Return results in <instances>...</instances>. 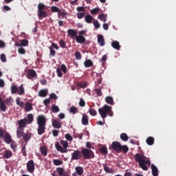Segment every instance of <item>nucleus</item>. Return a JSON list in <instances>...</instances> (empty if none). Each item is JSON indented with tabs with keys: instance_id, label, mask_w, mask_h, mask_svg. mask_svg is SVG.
Listing matches in <instances>:
<instances>
[{
	"instance_id": "ea45409f",
	"label": "nucleus",
	"mask_w": 176,
	"mask_h": 176,
	"mask_svg": "<svg viewBox=\"0 0 176 176\" xmlns=\"http://www.w3.org/2000/svg\"><path fill=\"white\" fill-rule=\"evenodd\" d=\"M10 90H11L12 94H16V93H17V90H18L17 85L11 86Z\"/></svg>"
},
{
	"instance_id": "2f4dec72",
	"label": "nucleus",
	"mask_w": 176,
	"mask_h": 176,
	"mask_svg": "<svg viewBox=\"0 0 176 176\" xmlns=\"http://www.w3.org/2000/svg\"><path fill=\"white\" fill-rule=\"evenodd\" d=\"M40 151L41 153H42V155H43V156H47V148H46V146H43L40 148Z\"/></svg>"
},
{
	"instance_id": "4c0bfd02",
	"label": "nucleus",
	"mask_w": 176,
	"mask_h": 176,
	"mask_svg": "<svg viewBox=\"0 0 176 176\" xmlns=\"http://www.w3.org/2000/svg\"><path fill=\"white\" fill-rule=\"evenodd\" d=\"M101 89H102V87L100 88H95V93L97 94L98 97H101V96H102Z\"/></svg>"
},
{
	"instance_id": "6e6552de",
	"label": "nucleus",
	"mask_w": 176,
	"mask_h": 176,
	"mask_svg": "<svg viewBox=\"0 0 176 176\" xmlns=\"http://www.w3.org/2000/svg\"><path fill=\"white\" fill-rule=\"evenodd\" d=\"M111 148L118 153L122 152V144H120L119 142H113L111 144Z\"/></svg>"
},
{
	"instance_id": "c03bdc74",
	"label": "nucleus",
	"mask_w": 176,
	"mask_h": 176,
	"mask_svg": "<svg viewBox=\"0 0 176 176\" xmlns=\"http://www.w3.org/2000/svg\"><path fill=\"white\" fill-rule=\"evenodd\" d=\"M51 11L52 13H58V12H60V8L54 6L51 7Z\"/></svg>"
},
{
	"instance_id": "c85d7f7f",
	"label": "nucleus",
	"mask_w": 176,
	"mask_h": 176,
	"mask_svg": "<svg viewBox=\"0 0 176 176\" xmlns=\"http://www.w3.org/2000/svg\"><path fill=\"white\" fill-rule=\"evenodd\" d=\"M33 108H32V105L31 104V103H30L29 102H26L25 105V111L26 112H30V111H32Z\"/></svg>"
},
{
	"instance_id": "473e14b6",
	"label": "nucleus",
	"mask_w": 176,
	"mask_h": 176,
	"mask_svg": "<svg viewBox=\"0 0 176 176\" xmlns=\"http://www.w3.org/2000/svg\"><path fill=\"white\" fill-rule=\"evenodd\" d=\"M4 159H10L12 157V151H6L3 155Z\"/></svg>"
},
{
	"instance_id": "a211bd4d",
	"label": "nucleus",
	"mask_w": 176,
	"mask_h": 176,
	"mask_svg": "<svg viewBox=\"0 0 176 176\" xmlns=\"http://www.w3.org/2000/svg\"><path fill=\"white\" fill-rule=\"evenodd\" d=\"M76 41L77 43H85L86 38L83 36H76Z\"/></svg>"
},
{
	"instance_id": "f03ea898",
	"label": "nucleus",
	"mask_w": 176,
	"mask_h": 176,
	"mask_svg": "<svg viewBox=\"0 0 176 176\" xmlns=\"http://www.w3.org/2000/svg\"><path fill=\"white\" fill-rule=\"evenodd\" d=\"M38 124L37 133L38 135L45 134L46 130V118L43 115H39L36 118Z\"/></svg>"
},
{
	"instance_id": "9d476101",
	"label": "nucleus",
	"mask_w": 176,
	"mask_h": 176,
	"mask_svg": "<svg viewBox=\"0 0 176 176\" xmlns=\"http://www.w3.org/2000/svg\"><path fill=\"white\" fill-rule=\"evenodd\" d=\"M67 34L72 38H76L78 36V32L74 29H69L67 30Z\"/></svg>"
},
{
	"instance_id": "c9c22d12",
	"label": "nucleus",
	"mask_w": 176,
	"mask_h": 176,
	"mask_svg": "<svg viewBox=\"0 0 176 176\" xmlns=\"http://www.w3.org/2000/svg\"><path fill=\"white\" fill-rule=\"evenodd\" d=\"M52 111L54 113H57V112H60V109L56 104H53L52 106Z\"/></svg>"
},
{
	"instance_id": "6e6d98bb",
	"label": "nucleus",
	"mask_w": 176,
	"mask_h": 176,
	"mask_svg": "<svg viewBox=\"0 0 176 176\" xmlns=\"http://www.w3.org/2000/svg\"><path fill=\"white\" fill-rule=\"evenodd\" d=\"M0 60L2 63H6V55H5V54H1L0 55Z\"/></svg>"
},
{
	"instance_id": "7c9ffc66",
	"label": "nucleus",
	"mask_w": 176,
	"mask_h": 176,
	"mask_svg": "<svg viewBox=\"0 0 176 176\" xmlns=\"http://www.w3.org/2000/svg\"><path fill=\"white\" fill-rule=\"evenodd\" d=\"M75 170L78 175H82L83 174V168L82 166H76Z\"/></svg>"
},
{
	"instance_id": "aec40b11",
	"label": "nucleus",
	"mask_w": 176,
	"mask_h": 176,
	"mask_svg": "<svg viewBox=\"0 0 176 176\" xmlns=\"http://www.w3.org/2000/svg\"><path fill=\"white\" fill-rule=\"evenodd\" d=\"M38 16L40 19L47 17V12L45 10L38 11Z\"/></svg>"
},
{
	"instance_id": "f8f14e48",
	"label": "nucleus",
	"mask_w": 176,
	"mask_h": 176,
	"mask_svg": "<svg viewBox=\"0 0 176 176\" xmlns=\"http://www.w3.org/2000/svg\"><path fill=\"white\" fill-rule=\"evenodd\" d=\"M25 120H26V123L28 124H31L32 123V122H34V115L30 113L28 114L26 118H23Z\"/></svg>"
},
{
	"instance_id": "338daca9",
	"label": "nucleus",
	"mask_w": 176,
	"mask_h": 176,
	"mask_svg": "<svg viewBox=\"0 0 176 176\" xmlns=\"http://www.w3.org/2000/svg\"><path fill=\"white\" fill-rule=\"evenodd\" d=\"M19 54H25V50L23 47H20L18 50Z\"/></svg>"
},
{
	"instance_id": "a18cd8bd",
	"label": "nucleus",
	"mask_w": 176,
	"mask_h": 176,
	"mask_svg": "<svg viewBox=\"0 0 176 176\" xmlns=\"http://www.w3.org/2000/svg\"><path fill=\"white\" fill-rule=\"evenodd\" d=\"M89 113L91 115V116H96L97 115V111L94 109H89Z\"/></svg>"
},
{
	"instance_id": "9b49d317",
	"label": "nucleus",
	"mask_w": 176,
	"mask_h": 176,
	"mask_svg": "<svg viewBox=\"0 0 176 176\" xmlns=\"http://www.w3.org/2000/svg\"><path fill=\"white\" fill-rule=\"evenodd\" d=\"M18 129H24V127H27L28 124L26 122V120L23 118L18 121Z\"/></svg>"
},
{
	"instance_id": "4468645a",
	"label": "nucleus",
	"mask_w": 176,
	"mask_h": 176,
	"mask_svg": "<svg viewBox=\"0 0 176 176\" xmlns=\"http://www.w3.org/2000/svg\"><path fill=\"white\" fill-rule=\"evenodd\" d=\"M98 43L100 46H104L105 45V40L104 36L99 34L98 36Z\"/></svg>"
},
{
	"instance_id": "680f3d73",
	"label": "nucleus",
	"mask_w": 176,
	"mask_h": 176,
	"mask_svg": "<svg viewBox=\"0 0 176 176\" xmlns=\"http://www.w3.org/2000/svg\"><path fill=\"white\" fill-rule=\"evenodd\" d=\"M59 45H60V47H63V49H65L66 43L64 42L63 40H60L59 41Z\"/></svg>"
},
{
	"instance_id": "cd10ccee",
	"label": "nucleus",
	"mask_w": 176,
	"mask_h": 176,
	"mask_svg": "<svg viewBox=\"0 0 176 176\" xmlns=\"http://www.w3.org/2000/svg\"><path fill=\"white\" fill-rule=\"evenodd\" d=\"M84 65H85V67H86V68L93 67V62L90 59H87L84 62Z\"/></svg>"
},
{
	"instance_id": "1a4fd4ad",
	"label": "nucleus",
	"mask_w": 176,
	"mask_h": 176,
	"mask_svg": "<svg viewBox=\"0 0 176 176\" xmlns=\"http://www.w3.org/2000/svg\"><path fill=\"white\" fill-rule=\"evenodd\" d=\"M36 72L34 69H29L28 71L27 78L28 79H32L33 78H36Z\"/></svg>"
},
{
	"instance_id": "4d7b16f0",
	"label": "nucleus",
	"mask_w": 176,
	"mask_h": 176,
	"mask_svg": "<svg viewBox=\"0 0 176 176\" xmlns=\"http://www.w3.org/2000/svg\"><path fill=\"white\" fill-rule=\"evenodd\" d=\"M10 148L13 149L14 152H16V148H17V144L16 142H12L10 144Z\"/></svg>"
},
{
	"instance_id": "69168bd1",
	"label": "nucleus",
	"mask_w": 176,
	"mask_h": 176,
	"mask_svg": "<svg viewBox=\"0 0 176 176\" xmlns=\"http://www.w3.org/2000/svg\"><path fill=\"white\" fill-rule=\"evenodd\" d=\"M56 73L58 76V78H61L63 76V73L61 72V69L60 68H57L56 69Z\"/></svg>"
},
{
	"instance_id": "0eeeda50",
	"label": "nucleus",
	"mask_w": 176,
	"mask_h": 176,
	"mask_svg": "<svg viewBox=\"0 0 176 176\" xmlns=\"http://www.w3.org/2000/svg\"><path fill=\"white\" fill-rule=\"evenodd\" d=\"M27 170L32 174L34 171H35V164H34V160H30L26 165Z\"/></svg>"
},
{
	"instance_id": "20e7f679",
	"label": "nucleus",
	"mask_w": 176,
	"mask_h": 176,
	"mask_svg": "<svg viewBox=\"0 0 176 176\" xmlns=\"http://www.w3.org/2000/svg\"><path fill=\"white\" fill-rule=\"evenodd\" d=\"M60 144L63 146V148ZM55 148L58 152H60L61 153H67L68 150L67 148H68V142L62 140L60 141V143H56Z\"/></svg>"
},
{
	"instance_id": "8fccbe9b",
	"label": "nucleus",
	"mask_w": 176,
	"mask_h": 176,
	"mask_svg": "<svg viewBox=\"0 0 176 176\" xmlns=\"http://www.w3.org/2000/svg\"><path fill=\"white\" fill-rule=\"evenodd\" d=\"M0 109L5 112L6 111V104L3 102H1V104H0Z\"/></svg>"
},
{
	"instance_id": "5fc2aeb1",
	"label": "nucleus",
	"mask_w": 176,
	"mask_h": 176,
	"mask_svg": "<svg viewBox=\"0 0 176 176\" xmlns=\"http://www.w3.org/2000/svg\"><path fill=\"white\" fill-rule=\"evenodd\" d=\"M21 46H28V40L23 39L21 41Z\"/></svg>"
},
{
	"instance_id": "37998d69",
	"label": "nucleus",
	"mask_w": 176,
	"mask_h": 176,
	"mask_svg": "<svg viewBox=\"0 0 176 176\" xmlns=\"http://www.w3.org/2000/svg\"><path fill=\"white\" fill-rule=\"evenodd\" d=\"M98 19H99V20H100L101 21H103L104 23H105V21H107V17L105 16V14H100L98 16Z\"/></svg>"
},
{
	"instance_id": "7ed1b4c3",
	"label": "nucleus",
	"mask_w": 176,
	"mask_h": 176,
	"mask_svg": "<svg viewBox=\"0 0 176 176\" xmlns=\"http://www.w3.org/2000/svg\"><path fill=\"white\" fill-rule=\"evenodd\" d=\"M98 113L100 115L103 122H105L107 116H113V111H112V107L104 104L102 107L98 109Z\"/></svg>"
},
{
	"instance_id": "412c9836",
	"label": "nucleus",
	"mask_w": 176,
	"mask_h": 176,
	"mask_svg": "<svg viewBox=\"0 0 176 176\" xmlns=\"http://www.w3.org/2000/svg\"><path fill=\"white\" fill-rule=\"evenodd\" d=\"M111 46L116 50H120V45L119 44L118 41H114L111 43Z\"/></svg>"
},
{
	"instance_id": "49530a36",
	"label": "nucleus",
	"mask_w": 176,
	"mask_h": 176,
	"mask_svg": "<svg viewBox=\"0 0 176 176\" xmlns=\"http://www.w3.org/2000/svg\"><path fill=\"white\" fill-rule=\"evenodd\" d=\"M100 151L101 152V153H102V155H107L108 154V149L107 148V147H102L100 148Z\"/></svg>"
},
{
	"instance_id": "2eb2a0df",
	"label": "nucleus",
	"mask_w": 176,
	"mask_h": 176,
	"mask_svg": "<svg viewBox=\"0 0 176 176\" xmlns=\"http://www.w3.org/2000/svg\"><path fill=\"white\" fill-rule=\"evenodd\" d=\"M151 171L153 176H159V169L154 164L151 165Z\"/></svg>"
},
{
	"instance_id": "dca6fc26",
	"label": "nucleus",
	"mask_w": 176,
	"mask_h": 176,
	"mask_svg": "<svg viewBox=\"0 0 176 176\" xmlns=\"http://www.w3.org/2000/svg\"><path fill=\"white\" fill-rule=\"evenodd\" d=\"M81 122L82 124L84 126H87V124H89V117L86 114H83Z\"/></svg>"
},
{
	"instance_id": "58836bf2",
	"label": "nucleus",
	"mask_w": 176,
	"mask_h": 176,
	"mask_svg": "<svg viewBox=\"0 0 176 176\" xmlns=\"http://www.w3.org/2000/svg\"><path fill=\"white\" fill-rule=\"evenodd\" d=\"M120 138L124 142L129 141V136L125 133H121Z\"/></svg>"
},
{
	"instance_id": "603ef678",
	"label": "nucleus",
	"mask_w": 176,
	"mask_h": 176,
	"mask_svg": "<svg viewBox=\"0 0 176 176\" xmlns=\"http://www.w3.org/2000/svg\"><path fill=\"white\" fill-rule=\"evenodd\" d=\"M76 60H80L82 58V54H80V52H76L74 54Z\"/></svg>"
},
{
	"instance_id": "ddd939ff",
	"label": "nucleus",
	"mask_w": 176,
	"mask_h": 176,
	"mask_svg": "<svg viewBox=\"0 0 176 176\" xmlns=\"http://www.w3.org/2000/svg\"><path fill=\"white\" fill-rule=\"evenodd\" d=\"M52 126L54 129H61L62 124L60 121L57 120H52Z\"/></svg>"
},
{
	"instance_id": "4be33fe9",
	"label": "nucleus",
	"mask_w": 176,
	"mask_h": 176,
	"mask_svg": "<svg viewBox=\"0 0 176 176\" xmlns=\"http://www.w3.org/2000/svg\"><path fill=\"white\" fill-rule=\"evenodd\" d=\"M4 140L6 144H12V136L9 133L6 134Z\"/></svg>"
},
{
	"instance_id": "052dcab7",
	"label": "nucleus",
	"mask_w": 176,
	"mask_h": 176,
	"mask_svg": "<svg viewBox=\"0 0 176 176\" xmlns=\"http://www.w3.org/2000/svg\"><path fill=\"white\" fill-rule=\"evenodd\" d=\"M76 16H77L78 19H79V20H80L81 19H83V17L85 16V13L84 12H78L76 14Z\"/></svg>"
},
{
	"instance_id": "bb28decb",
	"label": "nucleus",
	"mask_w": 176,
	"mask_h": 176,
	"mask_svg": "<svg viewBox=\"0 0 176 176\" xmlns=\"http://www.w3.org/2000/svg\"><path fill=\"white\" fill-rule=\"evenodd\" d=\"M47 94H48L47 89H41L38 91L39 97H46Z\"/></svg>"
},
{
	"instance_id": "de8ad7c7",
	"label": "nucleus",
	"mask_w": 176,
	"mask_h": 176,
	"mask_svg": "<svg viewBox=\"0 0 176 176\" xmlns=\"http://www.w3.org/2000/svg\"><path fill=\"white\" fill-rule=\"evenodd\" d=\"M121 151L124 153H127L129 152V147L126 145H121Z\"/></svg>"
},
{
	"instance_id": "e2e57ef3",
	"label": "nucleus",
	"mask_w": 176,
	"mask_h": 176,
	"mask_svg": "<svg viewBox=\"0 0 176 176\" xmlns=\"http://www.w3.org/2000/svg\"><path fill=\"white\" fill-rule=\"evenodd\" d=\"M57 95H56V94H51L50 95V100H57Z\"/></svg>"
},
{
	"instance_id": "f257e3e1",
	"label": "nucleus",
	"mask_w": 176,
	"mask_h": 176,
	"mask_svg": "<svg viewBox=\"0 0 176 176\" xmlns=\"http://www.w3.org/2000/svg\"><path fill=\"white\" fill-rule=\"evenodd\" d=\"M135 160L138 163L139 167L142 168L144 171H148V169L151 167V161H149V159H146V157L143 154L136 153Z\"/></svg>"
},
{
	"instance_id": "bf43d9fd",
	"label": "nucleus",
	"mask_w": 176,
	"mask_h": 176,
	"mask_svg": "<svg viewBox=\"0 0 176 176\" xmlns=\"http://www.w3.org/2000/svg\"><path fill=\"white\" fill-rule=\"evenodd\" d=\"M74 138H79V140H82V138H83V133H75L74 135Z\"/></svg>"
},
{
	"instance_id": "13d9d810",
	"label": "nucleus",
	"mask_w": 176,
	"mask_h": 176,
	"mask_svg": "<svg viewBox=\"0 0 176 176\" xmlns=\"http://www.w3.org/2000/svg\"><path fill=\"white\" fill-rule=\"evenodd\" d=\"M65 137L67 141L71 142V141H72V140H74V138L69 133H66Z\"/></svg>"
},
{
	"instance_id": "39448f33",
	"label": "nucleus",
	"mask_w": 176,
	"mask_h": 176,
	"mask_svg": "<svg viewBox=\"0 0 176 176\" xmlns=\"http://www.w3.org/2000/svg\"><path fill=\"white\" fill-rule=\"evenodd\" d=\"M81 155L84 157V159H85V160L94 159V152L89 148H83L81 150Z\"/></svg>"
},
{
	"instance_id": "a19ab883",
	"label": "nucleus",
	"mask_w": 176,
	"mask_h": 176,
	"mask_svg": "<svg viewBox=\"0 0 176 176\" xmlns=\"http://www.w3.org/2000/svg\"><path fill=\"white\" fill-rule=\"evenodd\" d=\"M45 9H46V6H45L42 3H38V11L45 10Z\"/></svg>"
},
{
	"instance_id": "423d86ee",
	"label": "nucleus",
	"mask_w": 176,
	"mask_h": 176,
	"mask_svg": "<svg viewBox=\"0 0 176 176\" xmlns=\"http://www.w3.org/2000/svg\"><path fill=\"white\" fill-rule=\"evenodd\" d=\"M82 159V152L79 150H75L72 153V160H80Z\"/></svg>"
},
{
	"instance_id": "393cba45",
	"label": "nucleus",
	"mask_w": 176,
	"mask_h": 176,
	"mask_svg": "<svg viewBox=\"0 0 176 176\" xmlns=\"http://www.w3.org/2000/svg\"><path fill=\"white\" fill-rule=\"evenodd\" d=\"M105 101L107 104H109V105H113L115 102H113V98L111 96H107L105 98Z\"/></svg>"
},
{
	"instance_id": "e433bc0d",
	"label": "nucleus",
	"mask_w": 176,
	"mask_h": 176,
	"mask_svg": "<svg viewBox=\"0 0 176 176\" xmlns=\"http://www.w3.org/2000/svg\"><path fill=\"white\" fill-rule=\"evenodd\" d=\"M58 16L59 17H65V16H67V12H65V10H59V12H58Z\"/></svg>"
},
{
	"instance_id": "f3484780",
	"label": "nucleus",
	"mask_w": 176,
	"mask_h": 176,
	"mask_svg": "<svg viewBox=\"0 0 176 176\" xmlns=\"http://www.w3.org/2000/svg\"><path fill=\"white\" fill-rule=\"evenodd\" d=\"M32 137V134L30 132H27L25 134L23 135V139L24 140L25 142H28L31 138Z\"/></svg>"
},
{
	"instance_id": "774afa93",
	"label": "nucleus",
	"mask_w": 176,
	"mask_h": 176,
	"mask_svg": "<svg viewBox=\"0 0 176 176\" xmlns=\"http://www.w3.org/2000/svg\"><path fill=\"white\" fill-rule=\"evenodd\" d=\"M79 105L80 107H85V105H86V102H85L83 98L80 99Z\"/></svg>"
},
{
	"instance_id": "864d4df0",
	"label": "nucleus",
	"mask_w": 176,
	"mask_h": 176,
	"mask_svg": "<svg viewBox=\"0 0 176 176\" xmlns=\"http://www.w3.org/2000/svg\"><path fill=\"white\" fill-rule=\"evenodd\" d=\"M49 50L50 51V56L54 57V56H56V51L50 47H49Z\"/></svg>"
},
{
	"instance_id": "0e129e2a",
	"label": "nucleus",
	"mask_w": 176,
	"mask_h": 176,
	"mask_svg": "<svg viewBox=\"0 0 176 176\" xmlns=\"http://www.w3.org/2000/svg\"><path fill=\"white\" fill-rule=\"evenodd\" d=\"M93 24H94L95 28H96V29L100 28V23H98V21H96V20L94 21Z\"/></svg>"
},
{
	"instance_id": "f704fd0d",
	"label": "nucleus",
	"mask_w": 176,
	"mask_h": 176,
	"mask_svg": "<svg viewBox=\"0 0 176 176\" xmlns=\"http://www.w3.org/2000/svg\"><path fill=\"white\" fill-rule=\"evenodd\" d=\"M16 93L19 96H23V94H24V87H23V85H21L20 87H19Z\"/></svg>"
},
{
	"instance_id": "c756f323",
	"label": "nucleus",
	"mask_w": 176,
	"mask_h": 176,
	"mask_svg": "<svg viewBox=\"0 0 176 176\" xmlns=\"http://www.w3.org/2000/svg\"><path fill=\"white\" fill-rule=\"evenodd\" d=\"M57 173L60 176H67V173L64 171V168H58Z\"/></svg>"
},
{
	"instance_id": "72a5a7b5",
	"label": "nucleus",
	"mask_w": 176,
	"mask_h": 176,
	"mask_svg": "<svg viewBox=\"0 0 176 176\" xmlns=\"http://www.w3.org/2000/svg\"><path fill=\"white\" fill-rule=\"evenodd\" d=\"M77 86L81 87V89H86L87 87V83L85 81L82 82H77Z\"/></svg>"
},
{
	"instance_id": "79ce46f5",
	"label": "nucleus",
	"mask_w": 176,
	"mask_h": 176,
	"mask_svg": "<svg viewBox=\"0 0 176 176\" xmlns=\"http://www.w3.org/2000/svg\"><path fill=\"white\" fill-rule=\"evenodd\" d=\"M69 112H71V113H73V115H75V113H78V109L76 108V107H72L69 109Z\"/></svg>"
},
{
	"instance_id": "3c124183",
	"label": "nucleus",
	"mask_w": 176,
	"mask_h": 176,
	"mask_svg": "<svg viewBox=\"0 0 176 176\" xmlns=\"http://www.w3.org/2000/svg\"><path fill=\"white\" fill-rule=\"evenodd\" d=\"M100 12V8H96L91 10V14H97Z\"/></svg>"
},
{
	"instance_id": "09e8293b",
	"label": "nucleus",
	"mask_w": 176,
	"mask_h": 176,
	"mask_svg": "<svg viewBox=\"0 0 176 176\" xmlns=\"http://www.w3.org/2000/svg\"><path fill=\"white\" fill-rule=\"evenodd\" d=\"M53 163L55 166H61L63 164V162L60 160H54Z\"/></svg>"
},
{
	"instance_id": "6ab92c4d",
	"label": "nucleus",
	"mask_w": 176,
	"mask_h": 176,
	"mask_svg": "<svg viewBox=\"0 0 176 176\" xmlns=\"http://www.w3.org/2000/svg\"><path fill=\"white\" fill-rule=\"evenodd\" d=\"M16 135L18 138H21L24 135V129L23 128H17Z\"/></svg>"
},
{
	"instance_id": "b1692460",
	"label": "nucleus",
	"mask_w": 176,
	"mask_h": 176,
	"mask_svg": "<svg viewBox=\"0 0 176 176\" xmlns=\"http://www.w3.org/2000/svg\"><path fill=\"white\" fill-rule=\"evenodd\" d=\"M85 20L87 23V24H91L93 22L94 18L91 15L88 14L85 16Z\"/></svg>"
},
{
	"instance_id": "5701e85b",
	"label": "nucleus",
	"mask_w": 176,
	"mask_h": 176,
	"mask_svg": "<svg viewBox=\"0 0 176 176\" xmlns=\"http://www.w3.org/2000/svg\"><path fill=\"white\" fill-rule=\"evenodd\" d=\"M146 142L147 145L151 146L155 142V138H153V137H152V136H149L146 138Z\"/></svg>"
},
{
	"instance_id": "a878e982",
	"label": "nucleus",
	"mask_w": 176,
	"mask_h": 176,
	"mask_svg": "<svg viewBox=\"0 0 176 176\" xmlns=\"http://www.w3.org/2000/svg\"><path fill=\"white\" fill-rule=\"evenodd\" d=\"M104 170L106 173H109V174H112L113 173V169L109 168L108 164H103Z\"/></svg>"
}]
</instances>
